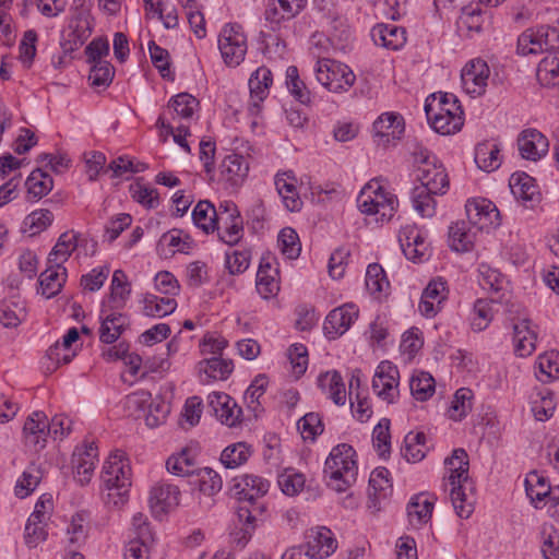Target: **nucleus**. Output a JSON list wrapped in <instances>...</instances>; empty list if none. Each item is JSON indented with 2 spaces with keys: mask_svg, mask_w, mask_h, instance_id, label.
Instances as JSON below:
<instances>
[{
  "mask_svg": "<svg viewBox=\"0 0 559 559\" xmlns=\"http://www.w3.org/2000/svg\"><path fill=\"white\" fill-rule=\"evenodd\" d=\"M270 488L269 480L253 474L237 476L233 479L230 495L238 501L237 519L242 525L241 532L245 539L243 545L251 537L257 526V521L263 515L265 506L261 498L266 495Z\"/></svg>",
  "mask_w": 559,
  "mask_h": 559,
  "instance_id": "obj_1",
  "label": "nucleus"
},
{
  "mask_svg": "<svg viewBox=\"0 0 559 559\" xmlns=\"http://www.w3.org/2000/svg\"><path fill=\"white\" fill-rule=\"evenodd\" d=\"M356 451L347 443L335 445L324 464V475L328 486L337 492H344L357 480L358 466Z\"/></svg>",
  "mask_w": 559,
  "mask_h": 559,
  "instance_id": "obj_2",
  "label": "nucleus"
},
{
  "mask_svg": "<svg viewBox=\"0 0 559 559\" xmlns=\"http://www.w3.org/2000/svg\"><path fill=\"white\" fill-rule=\"evenodd\" d=\"M425 111L430 126L440 134H454L464 124V111L454 94L440 93L438 99L433 94L431 102L427 99Z\"/></svg>",
  "mask_w": 559,
  "mask_h": 559,
  "instance_id": "obj_3",
  "label": "nucleus"
},
{
  "mask_svg": "<svg viewBox=\"0 0 559 559\" xmlns=\"http://www.w3.org/2000/svg\"><path fill=\"white\" fill-rule=\"evenodd\" d=\"M130 466L124 460L122 451H115L109 455L103 466L102 478L108 490L107 503L121 507L128 499L130 480Z\"/></svg>",
  "mask_w": 559,
  "mask_h": 559,
  "instance_id": "obj_4",
  "label": "nucleus"
},
{
  "mask_svg": "<svg viewBox=\"0 0 559 559\" xmlns=\"http://www.w3.org/2000/svg\"><path fill=\"white\" fill-rule=\"evenodd\" d=\"M457 462V466L452 468L449 481L452 486L450 497L456 514L462 519H467L474 510L473 503L467 501L464 492V484L468 480V459L464 449H455L450 457L444 460L445 466H452Z\"/></svg>",
  "mask_w": 559,
  "mask_h": 559,
  "instance_id": "obj_5",
  "label": "nucleus"
},
{
  "mask_svg": "<svg viewBox=\"0 0 559 559\" xmlns=\"http://www.w3.org/2000/svg\"><path fill=\"white\" fill-rule=\"evenodd\" d=\"M357 204L361 213L378 215L377 222H389L399 206L397 198L386 192L377 182L367 183L357 198Z\"/></svg>",
  "mask_w": 559,
  "mask_h": 559,
  "instance_id": "obj_6",
  "label": "nucleus"
},
{
  "mask_svg": "<svg viewBox=\"0 0 559 559\" xmlns=\"http://www.w3.org/2000/svg\"><path fill=\"white\" fill-rule=\"evenodd\" d=\"M314 73L317 81L332 93L346 92L356 81L348 66L329 58L317 61Z\"/></svg>",
  "mask_w": 559,
  "mask_h": 559,
  "instance_id": "obj_7",
  "label": "nucleus"
},
{
  "mask_svg": "<svg viewBox=\"0 0 559 559\" xmlns=\"http://www.w3.org/2000/svg\"><path fill=\"white\" fill-rule=\"evenodd\" d=\"M559 48V25H539L525 29L518 38V52L522 56Z\"/></svg>",
  "mask_w": 559,
  "mask_h": 559,
  "instance_id": "obj_8",
  "label": "nucleus"
},
{
  "mask_svg": "<svg viewBox=\"0 0 559 559\" xmlns=\"http://www.w3.org/2000/svg\"><path fill=\"white\" fill-rule=\"evenodd\" d=\"M218 48L226 66L237 67L247 53V37L236 23L226 24L218 35Z\"/></svg>",
  "mask_w": 559,
  "mask_h": 559,
  "instance_id": "obj_9",
  "label": "nucleus"
},
{
  "mask_svg": "<svg viewBox=\"0 0 559 559\" xmlns=\"http://www.w3.org/2000/svg\"><path fill=\"white\" fill-rule=\"evenodd\" d=\"M128 408L133 411L145 412V423L148 427L154 428L163 424L170 412V405L162 399L152 400V395L147 391H140L130 394L126 402Z\"/></svg>",
  "mask_w": 559,
  "mask_h": 559,
  "instance_id": "obj_10",
  "label": "nucleus"
},
{
  "mask_svg": "<svg viewBox=\"0 0 559 559\" xmlns=\"http://www.w3.org/2000/svg\"><path fill=\"white\" fill-rule=\"evenodd\" d=\"M399 379L397 367L390 361H381L372 379V389L379 397L393 403L399 394Z\"/></svg>",
  "mask_w": 559,
  "mask_h": 559,
  "instance_id": "obj_11",
  "label": "nucleus"
},
{
  "mask_svg": "<svg viewBox=\"0 0 559 559\" xmlns=\"http://www.w3.org/2000/svg\"><path fill=\"white\" fill-rule=\"evenodd\" d=\"M489 67L483 59H473L462 70L461 80L464 91L472 97L481 96L486 92Z\"/></svg>",
  "mask_w": 559,
  "mask_h": 559,
  "instance_id": "obj_12",
  "label": "nucleus"
},
{
  "mask_svg": "<svg viewBox=\"0 0 559 559\" xmlns=\"http://www.w3.org/2000/svg\"><path fill=\"white\" fill-rule=\"evenodd\" d=\"M359 310L354 304H345L329 312L323 330L328 338L335 340L343 335L358 318Z\"/></svg>",
  "mask_w": 559,
  "mask_h": 559,
  "instance_id": "obj_13",
  "label": "nucleus"
},
{
  "mask_svg": "<svg viewBox=\"0 0 559 559\" xmlns=\"http://www.w3.org/2000/svg\"><path fill=\"white\" fill-rule=\"evenodd\" d=\"M207 405L216 418L228 427L240 423L242 409L235 400L223 392H212L207 396Z\"/></svg>",
  "mask_w": 559,
  "mask_h": 559,
  "instance_id": "obj_14",
  "label": "nucleus"
},
{
  "mask_svg": "<svg viewBox=\"0 0 559 559\" xmlns=\"http://www.w3.org/2000/svg\"><path fill=\"white\" fill-rule=\"evenodd\" d=\"M372 128L377 144L386 146L392 141L401 139L404 132L403 117L394 112L382 114L373 122Z\"/></svg>",
  "mask_w": 559,
  "mask_h": 559,
  "instance_id": "obj_15",
  "label": "nucleus"
},
{
  "mask_svg": "<svg viewBox=\"0 0 559 559\" xmlns=\"http://www.w3.org/2000/svg\"><path fill=\"white\" fill-rule=\"evenodd\" d=\"M468 222L477 226L478 229L487 228L491 225H499V211L495 204L486 199L467 201L465 205Z\"/></svg>",
  "mask_w": 559,
  "mask_h": 559,
  "instance_id": "obj_16",
  "label": "nucleus"
},
{
  "mask_svg": "<svg viewBox=\"0 0 559 559\" xmlns=\"http://www.w3.org/2000/svg\"><path fill=\"white\" fill-rule=\"evenodd\" d=\"M48 419L43 412H34L24 423L23 435L26 444L41 450L46 447L47 437L49 436Z\"/></svg>",
  "mask_w": 559,
  "mask_h": 559,
  "instance_id": "obj_17",
  "label": "nucleus"
},
{
  "mask_svg": "<svg viewBox=\"0 0 559 559\" xmlns=\"http://www.w3.org/2000/svg\"><path fill=\"white\" fill-rule=\"evenodd\" d=\"M518 146L523 158L537 160L548 152V141L536 129L523 130L518 138Z\"/></svg>",
  "mask_w": 559,
  "mask_h": 559,
  "instance_id": "obj_18",
  "label": "nucleus"
},
{
  "mask_svg": "<svg viewBox=\"0 0 559 559\" xmlns=\"http://www.w3.org/2000/svg\"><path fill=\"white\" fill-rule=\"evenodd\" d=\"M417 178L421 182V186L418 188H425L430 193L444 194L449 188L445 169L437 162L427 166H419Z\"/></svg>",
  "mask_w": 559,
  "mask_h": 559,
  "instance_id": "obj_19",
  "label": "nucleus"
},
{
  "mask_svg": "<svg viewBox=\"0 0 559 559\" xmlns=\"http://www.w3.org/2000/svg\"><path fill=\"white\" fill-rule=\"evenodd\" d=\"M180 490L178 486L160 483L154 486L150 495L153 513L160 514L179 504Z\"/></svg>",
  "mask_w": 559,
  "mask_h": 559,
  "instance_id": "obj_20",
  "label": "nucleus"
},
{
  "mask_svg": "<svg viewBox=\"0 0 559 559\" xmlns=\"http://www.w3.org/2000/svg\"><path fill=\"white\" fill-rule=\"evenodd\" d=\"M308 551L314 558H326L331 556L337 547L336 539L331 530L325 526L311 530L307 535Z\"/></svg>",
  "mask_w": 559,
  "mask_h": 559,
  "instance_id": "obj_21",
  "label": "nucleus"
},
{
  "mask_svg": "<svg viewBox=\"0 0 559 559\" xmlns=\"http://www.w3.org/2000/svg\"><path fill=\"white\" fill-rule=\"evenodd\" d=\"M371 37L378 46L399 50L406 43V31L395 24H377L371 29Z\"/></svg>",
  "mask_w": 559,
  "mask_h": 559,
  "instance_id": "obj_22",
  "label": "nucleus"
},
{
  "mask_svg": "<svg viewBox=\"0 0 559 559\" xmlns=\"http://www.w3.org/2000/svg\"><path fill=\"white\" fill-rule=\"evenodd\" d=\"M296 177L294 171L288 170L283 174H277L275 176V187L278 194L282 197L284 205L290 212H297L302 206V201L299 198L296 188Z\"/></svg>",
  "mask_w": 559,
  "mask_h": 559,
  "instance_id": "obj_23",
  "label": "nucleus"
},
{
  "mask_svg": "<svg viewBox=\"0 0 559 559\" xmlns=\"http://www.w3.org/2000/svg\"><path fill=\"white\" fill-rule=\"evenodd\" d=\"M215 230L218 231V238L228 246H235L243 236V221L240 214H227L215 217Z\"/></svg>",
  "mask_w": 559,
  "mask_h": 559,
  "instance_id": "obj_24",
  "label": "nucleus"
},
{
  "mask_svg": "<svg viewBox=\"0 0 559 559\" xmlns=\"http://www.w3.org/2000/svg\"><path fill=\"white\" fill-rule=\"evenodd\" d=\"M97 457V448L94 443L86 444L84 450H75L72 457V464L75 468L78 480L81 485L91 480L95 468V460Z\"/></svg>",
  "mask_w": 559,
  "mask_h": 559,
  "instance_id": "obj_25",
  "label": "nucleus"
},
{
  "mask_svg": "<svg viewBox=\"0 0 559 559\" xmlns=\"http://www.w3.org/2000/svg\"><path fill=\"white\" fill-rule=\"evenodd\" d=\"M318 386L338 406L346 403V389L338 371L332 370L318 377Z\"/></svg>",
  "mask_w": 559,
  "mask_h": 559,
  "instance_id": "obj_26",
  "label": "nucleus"
},
{
  "mask_svg": "<svg viewBox=\"0 0 559 559\" xmlns=\"http://www.w3.org/2000/svg\"><path fill=\"white\" fill-rule=\"evenodd\" d=\"M234 370V364L230 359H223L221 357H212L203 359L199 362V372L202 382H210L211 380H225Z\"/></svg>",
  "mask_w": 559,
  "mask_h": 559,
  "instance_id": "obj_27",
  "label": "nucleus"
},
{
  "mask_svg": "<svg viewBox=\"0 0 559 559\" xmlns=\"http://www.w3.org/2000/svg\"><path fill=\"white\" fill-rule=\"evenodd\" d=\"M536 334L530 328V320L523 319L513 324L515 354L521 357L531 355L535 349Z\"/></svg>",
  "mask_w": 559,
  "mask_h": 559,
  "instance_id": "obj_28",
  "label": "nucleus"
},
{
  "mask_svg": "<svg viewBox=\"0 0 559 559\" xmlns=\"http://www.w3.org/2000/svg\"><path fill=\"white\" fill-rule=\"evenodd\" d=\"M78 247V235L71 231H66L60 235L57 243L48 255V263L55 264L56 267L61 269L62 264L70 258L72 252Z\"/></svg>",
  "mask_w": 559,
  "mask_h": 559,
  "instance_id": "obj_29",
  "label": "nucleus"
},
{
  "mask_svg": "<svg viewBox=\"0 0 559 559\" xmlns=\"http://www.w3.org/2000/svg\"><path fill=\"white\" fill-rule=\"evenodd\" d=\"M510 188L513 195L523 202H535L539 199V192L534 178L522 173L513 174L510 178Z\"/></svg>",
  "mask_w": 559,
  "mask_h": 559,
  "instance_id": "obj_30",
  "label": "nucleus"
},
{
  "mask_svg": "<svg viewBox=\"0 0 559 559\" xmlns=\"http://www.w3.org/2000/svg\"><path fill=\"white\" fill-rule=\"evenodd\" d=\"M273 78L270 69L265 67L258 68L249 79V90L251 98L255 102L252 107L259 109V102H262L269 94V88Z\"/></svg>",
  "mask_w": 559,
  "mask_h": 559,
  "instance_id": "obj_31",
  "label": "nucleus"
},
{
  "mask_svg": "<svg viewBox=\"0 0 559 559\" xmlns=\"http://www.w3.org/2000/svg\"><path fill=\"white\" fill-rule=\"evenodd\" d=\"M79 337L80 334L76 328L69 329L67 334L62 337V342H57L53 346L49 347L47 352L48 358L57 365L69 364L75 356L74 352L70 353L71 346Z\"/></svg>",
  "mask_w": 559,
  "mask_h": 559,
  "instance_id": "obj_32",
  "label": "nucleus"
},
{
  "mask_svg": "<svg viewBox=\"0 0 559 559\" xmlns=\"http://www.w3.org/2000/svg\"><path fill=\"white\" fill-rule=\"evenodd\" d=\"M249 171V165L243 156L238 154L227 155L221 164L222 176L231 185H239Z\"/></svg>",
  "mask_w": 559,
  "mask_h": 559,
  "instance_id": "obj_33",
  "label": "nucleus"
},
{
  "mask_svg": "<svg viewBox=\"0 0 559 559\" xmlns=\"http://www.w3.org/2000/svg\"><path fill=\"white\" fill-rule=\"evenodd\" d=\"M56 267L55 264H49L48 269L39 275V285L41 295L47 299L55 297L62 288L67 277V270Z\"/></svg>",
  "mask_w": 559,
  "mask_h": 559,
  "instance_id": "obj_34",
  "label": "nucleus"
},
{
  "mask_svg": "<svg viewBox=\"0 0 559 559\" xmlns=\"http://www.w3.org/2000/svg\"><path fill=\"white\" fill-rule=\"evenodd\" d=\"M499 154L500 147L498 144L488 141L479 143L475 148V163L481 170L493 171L501 164Z\"/></svg>",
  "mask_w": 559,
  "mask_h": 559,
  "instance_id": "obj_35",
  "label": "nucleus"
},
{
  "mask_svg": "<svg viewBox=\"0 0 559 559\" xmlns=\"http://www.w3.org/2000/svg\"><path fill=\"white\" fill-rule=\"evenodd\" d=\"M474 233L467 227L465 222H456L449 228V242L451 249L456 252H468L474 246Z\"/></svg>",
  "mask_w": 559,
  "mask_h": 559,
  "instance_id": "obj_36",
  "label": "nucleus"
},
{
  "mask_svg": "<svg viewBox=\"0 0 559 559\" xmlns=\"http://www.w3.org/2000/svg\"><path fill=\"white\" fill-rule=\"evenodd\" d=\"M433 503L423 493L412 498L407 504V515L413 526L427 523L432 515Z\"/></svg>",
  "mask_w": 559,
  "mask_h": 559,
  "instance_id": "obj_37",
  "label": "nucleus"
},
{
  "mask_svg": "<svg viewBox=\"0 0 559 559\" xmlns=\"http://www.w3.org/2000/svg\"><path fill=\"white\" fill-rule=\"evenodd\" d=\"M127 319L122 313H111L102 319L99 340L105 344L115 343L122 334Z\"/></svg>",
  "mask_w": 559,
  "mask_h": 559,
  "instance_id": "obj_38",
  "label": "nucleus"
},
{
  "mask_svg": "<svg viewBox=\"0 0 559 559\" xmlns=\"http://www.w3.org/2000/svg\"><path fill=\"white\" fill-rule=\"evenodd\" d=\"M216 209L207 201H199L192 211V221L194 225L201 228L205 234L215 231Z\"/></svg>",
  "mask_w": 559,
  "mask_h": 559,
  "instance_id": "obj_39",
  "label": "nucleus"
},
{
  "mask_svg": "<svg viewBox=\"0 0 559 559\" xmlns=\"http://www.w3.org/2000/svg\"><path fill=\"white\" fill-rule=\"evenodd\" d=\"M426 435L424 432H409L404 438L402 454L407 462L416 463L426 456Z\"/></svg>",
  "mask_w": 559,
  "mask_h": 559,
  "instance_id": "obj_40",
  "label": "nucleus"
},
{
  "mask_svg": "<svg viewBox=\"0 0 559 559\" xmlns=\"http://www.w3.org/2000/svg\"><path fill=\"white\" fill-rule=\"evenodd\" d=\"M435 389L436 382L430 373L420 371L412 376L409 390L417 401H427L435 393Z\"/></svg>",
  "mask_w": 559,
  "mask_h": 559,
  "instance_id": "obj_41",
  "label": "nucleus"
},
{
  "mask_svg": "<svg viewBox=\"0 0 559 559\" xmlns=\"http://www.w3.org/2000/svg\"><path fill=\"white\" fill-rule=\"evenodd\" d=\"M251 449L245 442L226 447L221 454V462L226 468H236L245 464L251 456Z\"/></svg>",
  "mask_w": 559,
  "mask_h": 559,
  "instance_id": "obj_42",
  "label": "nucleus"
},
{
  "mask_svg": "<svg viewBox=\"0 0 559 559\" xmlns=\"http://www.w3.org/2000/svg\"><path fill=\"white\" fill-rule=\"evenodd\" d=\"M366 288L371 295L386 294L390 283L383 267L378 263L369 264L366 272Z\"/></svg>",
  "mask_w": 559,
  "mask_h": 559,
  "instance_id": "obj_43",
  "label": "nucleus"
},
{
  "mask_svg": "<svg viewBox=\"0 0 559 559\" xmlns=\"http://www.w3.org/2000/svg\"><path fill=\"white\" fill-rule=\"evenodd\" d=\"M177 302L171 297H158L155 295H147L144 298L143 311L148 317H165L175 311Z\"/></svg>",
  "mask_w": 559,
  "mask_h": 559,
  "instance_id": "obj_44",
  "label": "nucleus"
},
{
  "mask_svg": "<svg viewBox=\"0 0 559 559\" xmlns=\"http://www.w3.org/2000/svg\"><path fill=\"white\" fill-rule=\"evenodd\" d=\"M25 185L28 194L33 195L35 199H41L51 191L53 181L47 173L37 168L27 177Z\"/></svg>",
  "mask_w": 559,
  "mask_h": 559,
  "instance_id": "obj_45",
  "label": "nucleus"
},
{
  "mask_svg": "<svg viewBox=\"0 0 559 559\" xmlns=\"http://www.w3.org/2000/svg\"><path fill=\"white\" fill-rule=\"evenodd\" d=\"M525 490L532 501H543L552 493L547 478L535 471L526 476Z\"/></svg>",
  "mask_w": 559,
  "mask_h": 559,
  "instance_id": "obj_46",
  "label": "nucleus"
},
{
  "mask_svg": "<svg viewBox=\"0 0 559 559\" xmlns=\"http://www.w3.org/2000/svg\"><path fill=\"white\" fill-rule=\"evenodd\" d=\"M166 467L174 475L189 476L195 471V460L189 450L183 449L178 455L168 457Z\"/></svg>",
  "mask_w": 559,
  "mask_h": 559,
  "instance_id": "obj_47",
  "label": "nucleus"
},
{
  "mask_svg": "<svg viewBox=\"0 0 559 559\" xmlns=\"http://www.w3.org/2000/svg\"><path fill=\"white\" fill-rule=\"evenodd\" d=\"M286 84L290 94L300 104L308 105L311 102L310 91L307 88L304 81L300 80L297 67L289 66L287 68Z\"/></svg>",
  "mask_w": 559,
  "mask_h": 559,
  "instance_id": "obj_48",
  "label": "nucleus"
},
{
  "mask_svg": "<svg viewBox=\"0 0 559 559\" xmlns=\"http://www.w3.org/2000/svg\"><path fill=\"white\" fill-rule=\"evenodd\" d=\"M535 368L536 378L540 382H549L559 372V355L554 352L540 355Z\"/></svg>",
  "mask_w": 559,
  "mask_h": 559,
  "instance_id": "obj_49",
  "label": "nucleus"
},
{
  "mask_svg": "<svg viewBox=\"0 0 559 559\" xmlns=\"http://www.w3.org/2000/svg\"><path fill=\"white\" fill-rule=\"evenodd\" d=\"M53 222V214L48 209L35 210L23 221L24 230H31L35 236L47 229Z\"/></svg>",
  "mask_w": 559,
  "mask_h": 559,
  "instance_id": "obj_50",
  "label": "nucleus"
},
{
  "mask_svg": "<svg viewBox=\"0 0 559 559\" xmlns=\"http://www.w3.org/2000/svg\"><path fill=\"white\" fill-rule=\"evenodd\" d=\"M473 392L471 389L461 388L455 394L450 407V417L453 420H462L472 409Z\"/></svg>",
  "mask_w": 559,
  "mask_h": 559,
  "instance_id": "obj_51",
  "label": "nucleus"
},
{
  "mask_svg": "<svg viewBox=\"0 0 559 559\" xmlns=\"http://www.w3.org/2000/svg\"><path fill=\"white\" fill-rule=\"evenodd\" d=\"M131 294V286L122 270H116L112 274L110 285V300L123 306Z\"/></svg>",
  "mask_w": 559,
  "mask_h": 559,
  "instance_id": "obj_52",
  "label": "nucleus"
},
{
  "mask_svg": "<svg viewBox=\"0 0 559 559\" xmlns=\"http://www.w3.org/2000/svg\"><path fill=\"white\" fill-rule=\"evenodd\" d=\"M559 76V63L557 55L547 56L540 60L536 70L537 81L544 86L556 85L555 80Z\"/></svg>",
  "mask_w": 559,
  "mask_h": 559,
  "instance_id": "obj_53",
  "label": "nucleus"
},
{
  "mask_svg": "<svg viewBox=\"0 0 559 559\" xmlns=\"http://www.w3.org/2000/svg\"><path fill=\"white\" fill-rule=\"evenodd\" d=\"M41 479V472L35 465L28 466L17 480L15 486V495L20 498H25L31 495L38 486Z\"/></svg>",
  "mask_w": 559,
  "mask_h": 559,
  "instance_id": "obj_54",
  "label": "nucleus"
},
{
  "mask_svg": "<svg viewBox=\"0 0 559 559\" xmlns=\"http://www.w3.org/2000/svg\"><path fill=\"white\" fill-rule=\"evenodd\" d=\"M277 242L282 253L288 259H297L299 257L301 246L299 242V237L293 228H283L280 231Z\"/></svg>",
  "mask_w": 559,
  "mask_h": 559,
  "instance_id": "obj_55",
  "label": "nucleus"
},
{
  "mask_svg": "<svg viewBox=\"0 0 559 559\" xmlns=\"http://www.w3.org/2000/svg\"><path fill=\"white\" fill-rule=\"evenodd\" d=\"M129 191L133 200L147 209H155L159 204L158 191L154 188L136 181L130 185Z\"/></svg>",
  "mask_w": 559,
  "mask_h": 559,
  "instance_id": "obj_56",
  "label": "nucleus"
},
{
  "mask_svg": "<svg viewBox=\"0 0 559 559\" xmlns=\"http://www.w3.org/2000/svg\"><path fill=\"white\" fill-rule=\"evenodd\" d=\"M198 106L199 100L188 93L177 94L168 102V107L173 108L177 116L185 119L191 118Z\"/></svg>",
  "mask_w": 559,
  "mask_h": 559,
  "instance_id": "obj_57",
  "label": "nucleus"
},
{
  "mask_svg": "<svg viewBox=\"0 0 559 559\" xmlns=\"http://www.w3.org/2000/svg\"><path fill=\"white\" fill-rule=\"evenodd\" d=\"M435 193L425 188H414L413 190V204L415 210L423 217H431L436 212V201L433 199Z\"/></svg>",
  "mask_w": 559,
  "mask_h": 559,
  "instance_id": "obj_58",
  "label": "nucleus"
},
{
  "mask_svg": "<svg viewBox=\"0 0 559 559\" xmlns=\"http://www.w3.org/2000/svg\"><path fill=\"white\" fill-rule=\"evenodd\" d=\"M491 300L477 299L474 304V317L471 325L474 331L485 330L492 320Z\"/></svg>",
  "mask_w": 559,
  "mask_h": 559,
  "instance_id": "obj_59",
  "label": "nucleus"
},
{
  "mask_svg": "<svg viewBox=\"0 0 559 559\" xmlns=\"http://www.w3.org/2000/svg\"><path fill=\"white\" fill-rule=\"evenodd\" d=\"M390 419L382 418L372 432L373 447L382 457L390 452Z\"/></svg>",
  "mask_w": 559,
  "mask_h": 559,
  "instance_id": "obj_60",
  "label": "nucleus"
},
{
  "mask_svg": "<svg viewBox=\"0 0 559 559\" xmlns=\"http://www.w3.org/2000/svg\"><path fill=\"white\" fill-rule=\"evenodd\" d=\"M88 79L93 86H108L115 75L114 67L108 61L91 63Z\"/></svg>",
  "mask_w": 559,
  "mask_h": 559,
  "instance_id": "obj_61",
  "label": "nucleus"
},
{
  "mask_svg": "<svg viewBox=\"0 0 559 559\" xmlns=\"http://www.w3.org/2000/svg\"><path fill=\"white\" fill-rule=\"evenodd\" d=\"M538 396L532 402V412L537 420L543 421L552 416L556 405L550 391L539 392Z\"/></svg>",
  "mask_w": 559,
  "mask_h": 559,
  "instance_id": "obj_62",
  "label": "nucleus"
},
{
  "mask_svg": "<svg viewBox=\"0 0 559 559\" xmlns=\"http://www.w3.org/2000/svg\"><path fill=\"white\" fill-rule=\"evenodd\" d=\"M148 50L152 63L159 71L163 78L171 76L169 68V53L166 49L158 46L155 41H150Z\"/></svg>",
  "mask_w": 559,
  "mask_h": 559,
  "instance_id": "obj_63",
  "label": "nucleus"
},
{
  "mask_svg": "<svg viewBox=\"0 0 559 559\" xmlns=\"http://www.w3.org/2000/svg\"><path fill=\"white\" fill-rule=\"evenodd\" d=\"M298 428L305 439L314 440L323 431L321 417L317 413H308L298 421Z\"/></svg>",
  "mask_w": 559,
  "mask_h": 559,
  "instance_id": "obj_64",
  "label": "nucleus"
}]
</instances>
